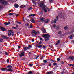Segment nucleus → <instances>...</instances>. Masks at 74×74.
I'll return each instance as SVG.
<instances>
[{"instance_id": "obj_1", "label": "nucleus", "mask_w": 74, "mask_h": 74, "mask_svg": "<svg viewBox=\"0 0 74 74\" xmlns=\"http://www.w3.org/2000/svg\"><path fill=\"white\" fill-rule=\"evenodd\" d=\"M40 7H42V9L44 10L45 12H47L48 11L47 10V7L44 5V3L43 2H42L40 4Z\"/></svg>"}, {"instance_id": "obj_2", "label": "nucleus", "mask_w": 74, "mask_h": 74, "mask_svg": "<svg viewBox=\"0 0 74 74\" xmlns=\"http://www.w3.org/2000/svg\"><path fill=\"white\" fill-rule=\"evenodd\" d=\"M43 37L45 38V41L47 42L49 40V38L50 36L49 35L45 34L43 35Z\"/></svg>"}, {"instance_id": "obj_3", "label": "nucleus", "mask_w": 74, "mask_h": 74, "mask_svg": "<svg viewBox=\"0 0 74 74\" xmlns=\"http://www.w3.org/2000/svg\"><path fill=\"white\" fill-rule=\"evenodd\" d=\"M0 3L2 5H6L7 4V2L4 0H0Z\"/></svg>"}, {"instance_id": "obj_4", "label": "nucleus", "mask_w": 74, "mask_h": 74, "mask_svg": "<svg viewBox=\"0 0 74 74\" xmlns=\"http://www.w3.org/2000/svg\"><path fill=\"white\" fill-rule=\"evenodd\" d=\"M31 32L32 36H34L37 35V32L36 30H33L31 31Z\"/></svg>"}, {"instance_id": "obj_5", "label": "nucleus", "mask_w": 74, "mask_h": 74, "mask_svg": "<svg viewBox=\"0 0 74 74\" xmlns=\"http://www.w3.org/2000/svg\"><path fill=\"white\" fill-rule=\"evenodd\" d=\"M14 36V33L13 32V31L12 30H10V32L8 33V36L10 37L11 36Z\"/></svg>"}, {"instance_id": "obj_6", "label": "nucleus", "mask_w": 74, "mask_h": 74, "mask_svg": "<svg viewBox=\"0 0 74 74\" xmlns=\"http://www.w3.org/2000/svg\"><path fill=\"white\" fill-rule=\"evenodd\" d=\"M6 70L7 71H12L13 70L12 69H7L6 68H2L1 69V70H2V71H5V70H6Z\"/></svg>"}, {"instance_id": "obj_7", "label": "nucleus", "mask_w": 74, "mask_h": 74, "mask_svg": "<svg viewBox=\"0 0 74 74\" xmlns=\"http://www.w3.org/2000/svg\"><path fill=\"white\" fill-rule=\"evenodd\" d=\"M25 55V53H24V51H22L20 53L19 55V57H22V56H23Z\"/></svg>"}, {"instance_id": "obj_8", "label": "nucleus", "mask_w": 74, "mask_h": 74, "mask_svg": "<svg viewBox=\"0 0 74 74\" xmlns=\"http://www.w3.org/2000/svg\"><path fill=\"white\" fill-rule=\"evenodd\" d=\"M1 37L2 38H3L4 39H9V37H7V36H6L4 35H2Z\"/></svg>"}, {"instance_id": "obj_9", "label": "nucleus", "mask_w": 74, "mask_h": 74, "mask_svg": "<svg viewBox=\"0 0 74 74\" xmlns=\"http://www.w3.org/2000/svg\"><path fill=\"white\" fill-rule=\"evenodd\" d=\"M69 59L72 60V61H74V56H71L69 57Z\"/></svg>"}, {"instance_id": "obj_10", "label": "nucleus", "mask_w": 74, "mask_h": 74, "mask_svg": "<svg viewBox=\"0 0 74 74\" xmlns=\"http://www.w3.org/2000/svg\"><path fill=\"white\" fill-rule=\"evenodd\" d=\"M74 37V34H72L71 35L69 36L68 37V38H70V39H73Z\"/></svg>"}, {"instance_id": "obj_11", "label": "nucleus", "mask_w": 74, "mask_h": 74, "mask_svg": "<svg viewBox=\"0 0 74 74\" xmlns=\"http://www.w3.org/2000/svg\"><path fill=\"white\" fill-rule=\"evenodd\" d=\"M40 21L42 22H44L45 21V18L44 17H41L40 18Z\"/></svg>"}, {"instance_id": "obj_12", "label": "nucleus", "mask_w": 74, "mask_h": 74, "mask_svg": "<svg viewBox=\"0 0 74 74\" xmlns=\"http://www.w3.org/2000/svg\"><path fill=\"white\" fill-rule=\"evenodd\" d=\"M41 30L42 31L43 33H46V31L45 30V28H41Z\"/></svg>"}, {"instance_id": "obj_13", "label": "nucleus", "mask_w": 74, "mask_h": 74, "mask_svg": "<svg viewBox=\"0 0 74 74\" xmlns=\"http://www.w3.org/2000/svg\"><path fill=\"white\" fill-rule=\"evenodd\" d=\"M7 68L9 69H12V66L9 65L7 66Z\"/></svg>"}, {"instance_id": "obj_14", "label": "nucleus", "mask_w": 74, "mask_h": 74, "mask_svg": "<svg viewBox=\"0 0 74 74\" xmlns=\"http://www.w3.org/2000/svg\"><path fill=\"white\" fill-rule=\"evenodd\" d=\"M56 30H59L60 29V27L59 25H57L56 27Z\"/></svg>"}, {"instance_id": "obj_15", "label": "nucleus", "mask_w": 74, "mask_h": 74, "mask_svg": "<svg viewBox=\"0 0 74 74\" xmlns=\"http://www.w3.org/2000/svg\"><path fill=\"white\" fill-rule=\"evenodd\" d=\"M31 21L32 23H35V21H34V19L32 18L31 19Z\"/></svg>"}, {"instance_id": "obj_16", "label": "nucleus", "mask_w": 74, "mask_h": 74, "mask_svg": "<svg viewBox=\"0 0 74 74\" xmlns=\"http://www.w3.org/2000/svg\"><path fill=\"white\" fill-rule=\"evenodd\" d=\"M54 73L52 71H50L49 72H47V73L46 74H53Z\"/></svg>"}, {"instance_id": "obj_17", "label": "nucleus", "mask_w": 74, "mask_h": 74, "mask_svg": "<svg viewBox=\"0 0 74 74\" xmlns=\"http://www.w3.org/2000/svg\"><path fill=\"white\" fill-rule=\"evenodd\" d=\"M1 29L2 31H5V29L3 27H1Z\"/></svg>"}, {"instance_id": "obj_18", "label": "nucleus", "mask_w": 74, "mask_h": 74, "mask_svg": "<svg viewBox=\"0 0 74 74\" xmlns=\"http://www.w3.org/2000/svg\"><path fill=\"white\" fill-rule=\"evenodd\" d=\"M37 47L38 48H41V47H42V45H39V44H38Z\"/></svg>"}, {"instance_id": "obj_19", "label": "nucleus", "mask_w": 74, "mask_h": 74, "mask_svg": "<svg viewBox=\"0 0 74 74\" xmlns=\"http://www.w3.org/2000/svg\"><path fill=\"white\" fill-rule=\"evenodd\" d=\"M9 24H10V22H9L8 23L6 22L5 23H4V25H5L6 26H7L8 25H9Z\"/></svg>"}, {"instance_id": "obj_20", "label": "nucleus", "mask_w": 74, "mask_h": 74, "mask_svg": "<svg viewBox=\"0 0 74 74\" xmlns=\"http://www.w3.org/2000/svg\"><path fill=\"white\" fill-rule=\"evenodd\" d=\"M33 72L32 71L28 72V73H26V74H32Z\"/></svg>"}, {"instance_id": "obj_21", "label": "nucleus", "mask_w": 74, "mask_h": 74, "mask_svg": "<svg viewBox=\"0 0 74 74\" xmlns=\"http://www.w3.org/2000/svg\"><path fill=\"white\" fill-rule=\"evenodd\" d=\"M14 7H15V8H18L19 7V5L17 4H15L14 5Z\"/></svg>"}, {"instance_id": "obj_22", "label": "nucleus", "mask_w": 74, "mask_h": 74, "mask_svg": "<svg viewBox=\"0 0 74 74\" xmlns=\"http://www.w3.org/2000/svg\"><path fill=\"white\" fill-rule=\"evenodd\" d=\"M32 1L34 4L35 5H36V2L34 1V0H32Z\"/></svg>"}, {"instance_id": "obj_23", "label": "nucleus", "mask_w": 74, "mask_h": 74, "mask_svg": "<svg viewBox=\"0 0 74 74\" xmlns=\"http://www.w3.org/2000/svg\"><path fill=\"white\" fill-rule=\"evenodd\" d=\"M27 49H29V47H24V51H26V50H27Z\"/></svg>"}, {"instance_id": "obj_24", "label": "nucleus", "mask_w": 74, "mask_h": 74, "mask_svg": "<svg viewBox=\"0 0 74 74\" xmlns=\"http://www.w3.org/2000/svg\"><path fill=\"white\" fill-rule=\"evenodd\" d=\"M66 73V70L64 69L63 70V71L62 72H61L60 73L62 74H64V73Z\"/></svg>"}, {"instance_id": "obj_25", "label": "nucleus", "mask_w": 74, "mask_h": 74, "mask_svg": "<svg viewBox=\"0 0 74 74\" xmlns=\"http://www.w3.org/2000/svg\"><path fill=\"white\" fill-rule=\"evenodd\" d=\"M46 21L45 22V23H48L49 22V19H47L46 20Z\"/></svg>"}, {"instance_id": "obj_26", "label": "nucleus", "mask_w": 74, "mask_h": 74, "mask_svg": "<svg viewBox=\"0 0 74 74\" xmlns=\"http://www.w3.org/2000/svg\"><path fill=\"white\" fill-rule=\"evenodd\" d=\"M60 40H58L57 41V43L56 44V45H58V44H59V43H60Z\"/></svg>"}, {"instance_id": "obj_27", "label": "nucleus", "mask_w": 74, "mask_h": 74, "mask_svg": "<svg viewBox=\"0 0 74 74\" xmlns=\"http://www.w3.org/2000/svg\"><path fill=\"white\" fill-rule=\"evenodd\" d=\"M64 30H67V29H68V27L67 26H65L64 27Z\"/></svg>"}, {"instance_id": "obj_28", "label": "nucleus", "mask_w": 74, "mask_h": 74, "mask_svg": "<svg viewBox=\"0 0 74 74\" xmlns=\"http://www.w3.org/2000/svg\"><path fill=\"white\" fill-rule=\"evenodd\" d=\"M32 9H33V8L32 7H30L29 8L28 10L29 11H30L31 10H32Z\"/></svg>"}, {"instance_id": "obj_29", "label": "nucleus", "mask_w": 74, "mask_h": 74, "mask_svg": "<svg viewBox=\"0 0 74 74\" xmlns=\"http://www.w3.org/2000/svg\"><path fill=\"white\" fill-rule=\"evenodd\" d=\"M58 34H62V31H60L58 32Z\"/></svg>"}, {"instance_id": "obj_30", "label": "nucleus", "mask_w": 74, "mask_h": 74, "mask_svg": "<svg viewBox=\"0 0 74 74\" xmlns=\"http://www.w3.org/2000/svg\"><path fill=\"white\" fill-rule=\"evenodd\" d=\"M56 26V24H54L53 25V27H54V28H55Z\"/></svg>"}, {"instance_id": "obj_31", "label": "nucleus", "mask_w": 74, "mask_h": 74, "mask_svg": "<svg viewBox=\"0 0 74 74\" xmlns=\"http://www.w3.org/2000/svg\"><path fill=\"white\" fill-rule=\"evenodd\" d=\"M40 41H44V40L41 38H40Z\"/></svg>"}, {"instance_id": "obj_32", "label": "nucleus", "mask_w": 74, "mask_h": 74, "mask_svg": "<svg viewBox=\"0 0 74 74\" xmlns=\"http://www.w3.org/2000/svg\"><path fill=\"white\" fill-rule=\"evenodd\" d=\"M54 23L55 24L56 23V19H54Z\"/></svg>"}, {"instance_id": "obj_33", "label": "nucleus", "mask_w": 74, "mask_h": 74, "mask_svg": "<svg viewBox=\"0 0 74 74\" xmlns=\"http://www.w3.org/2000/svg\"><path fill=\"white\" fill-rule=\"evenodd\" d=\"M56 21H58L59 20V17H58V16H57L56 18Z\"/></svg>"}, {"instance_id": "obj_34", "label": "nucleus", "mask_w": 74, "mask_h": 74, "mask_svg": "<svg viewBox=\"0 0 74 74\" xmlns=\"http://www.w3.org/2000/svg\"><path fill=\"white\" fill-rule=\"evenodd\" d=\"M32 26H33V25H30V27H28L29 29H30V28H32Z\"/></svg>"}, {"instance_id": "obj_35", "label": "nucleus", "mask_w": 74, "mask_h": 74, "mask_svg": "<svg viewBox=\"0 0 74 74\" xmlns=\"http://www.w3.org/2000/svg\"><path fill=\"white\" fill-rule=\"evenodd\" d=\"M2 41H3V39L2 38L0 39V42H2Z\"/></svg>"}, {"instance_id": "obj_36", "label": "nucleus", "mask_w": 74, "mask_h": 74, "mask_svg": "<svg viewBox=\"0 0 74 74\" xmlns=\"http://www.w3.org/2000/svg\"><path fill=\"white\" fill-rule=\"evenodd\" d=\"M25 25L27 27L29 26V23H26L25 24Z\"/></svg>"}, {"instance_id": "obj_37", "label": "nucleus", "mask_w": 74, "mask_h": 74, "mask_svg": "<svg viewBox=\"0 0 74 74\" xmlns=\"http://www.w3.org/2000/svg\"><path fill=\"white\" fill-rule=\"evenodd\" d=\"M42 48L43 49H45L47 47L45 46H43Z\"/></svg>"}, {"instance_id": "obj_38", "label": "nucleus", "mask_w": 74, "mask_h": 74, "mask_svg": "<svg viewBox=\"0 0 74 74\" xmlns=\"http://www.w3.org/2000/svg\"><path fill=\"white\" fill-rule=\"evenodd\" d=\"M51 62H56V61H55L54 60H51Z\"/></svg>"}, {"instance_id": "obj_39", "label": "nucleus", "mask_w": 74, "mask_h": 74, "mask_svg": "<svg viewBox=\"0 0 74 74\" xmlns=\"http://www.w3.org/2000/svg\"><path fill=\"white\" fill-rule=\"evenodd\" d=\"M56 64H57V63H53V66H56Z\"/></svg>"}, {"instance_id": "obj_40", "label": "nucleus", "mask_w": 74, "mask_h": 74, "mask_svg": "<svg viewBox=\"0 0 74 74\" xmlns=\"http://www.w3.org/2000/svg\"><path fill=\"white\" fill-rule=\"evenodd\" d=\"M29 65L30 67H32V66H33V64H29Z\"/></svg>"}, {"instance_id": "obj_41", "label": "nucleus", "mask_w": 74, "mask_h": 74, "mask_svg": "<svg viewBox=\"0 0 74 74\" xmlns=\"http://www.w3.org/2000/svg\"><path fill=\"white\" fill-rule=\"evenodd\" d=\"M8 15H13V14H12V13H10L9 14H8Z\"/></svg>"}, {"instance_id": "obj_42", "label": "nucleus", "mask_w": 74, "mask_h": 74, "mask_svg": "<svg viewBox=\"0 0 74 74\" xmlns=\"http://www.w3.org/2000/svg\"><path fill=\"white\" fill-rule=\"evenodd\" d=\"M44 63H47V60H43Z\"/></svg>"}, {"instance_id": "obj_43", "label": "nucleus", "mask_w": 74, "mask_h": 74, "mask_svg": "<svg viewBox=\"0 0 74 74\" xmlns=\"http://www.w3.org/2000/svg\"><path fill=\"white\" fill-rule=\"evenodd\" d=\"M20 8H23V7H25V6H21L20 7Z\"/></svg>"}, {"instance_id": "obj_44", "label": "nucleus", "mask_w": 74, "mask_h": 74, "mask_svg": "<svg viewBox=\"0 0 74 74\" xmlns=\"http://www.w3.org/2000/svg\"><path fill=\"white\" fill-rule=\"evenodd\" d=\"M28 47H29V48H32V45H28Z\"/></svg>"}, {"instance_id": "obj_45", "label": "nucleus", "mask_w": 74, "mask_h": 74, "mask_svg": "<svg viewBox=\"0 0 74 74\" xmlns=\"http://www.w3.org/2000/svg\"><path fill=\"white\" fill-rule=\"evenodd\" d=\"M37 33V34H39V31H37V32H36Z\"/></svg>"}, {"instance_id": "obj_46", "label": "nucleus", "mask_w": 74, "mask_h": 74, "mask_svg": "<svg viewBox=\"0 0 74 74\" xmlns=\"http://www.w3.org/2000/svg\"><path fill=\"white\" fill-rule=\"evenodd\" d=\"M5 55H8V53H7V52H5Z\"/></svg>"}, {"instance_id": "obj_47", "label": "nucleus", "mask_w": 74, "mask_h": 74, "mask_svg": "<svg viewBox=\"0 0 74 74\" xmlns=\"http://www.w3.org/2000/svg\"><path fill=\"white\" fill-rule=\"evenodd\" d=\"M28 54H32V53H31L30 52L28 51Z\"/></svg>"}, {"instance_id": "obj_48", "label": "nucleus", "mask_w": 74, "mask_h": 74, "mask_svg": "<svg viewBox=\"0 0 74 74\" xmlns=\"http://www.w3.org/2000/svg\"><path fill=\"white\" fill-rule=\"evenodd\" d=\"M72 64H68V65L69 66H71Z\"/></svg>"}, {"instance_id": "obj_49", "label": "nucleus", "mask_w": 74, "mask_h": 74, "mask_svg": "<svg viewBox=\"0 0 74 74\" xmlns=\"http://www.w3.org/2000/svg\"><path fill=\"white\" fill-rule=\"evenodd\" d=\"M57 61H59L60 60V59L59 58H57Z\"/></svg>"}, {"instance_id": "obj_50", "label": "nucleus", "mask_w": 74, "mask_h": 74, "mask_svg": "<svg viewBox=\"0 0 74 74\" xmlns=\"http://www.w3.org/2000/svg\"><path fill=\"white\" fill-rule=\"evenodd\" d=\"M32 42H34V39H33L32 40Z\"/></svg>"}, {"instance_id": "obj_51", "label": "nucleus", "mask_w": 74, "mask_h": 74, "mask_svg": "<svg viewBox=\"0 0 74 74\" xmlns=\"http://www.w3.org/2000/svg\"><path fill=\"white\" fill-rule=\"evenodd\" d=\"M39 57V56H37L36 57V59H38V57Z\"/></svg>"}, {"instance_id": "obj_52", "label": "nucleus", "mask_w": 74, "mask_h": 74, "mask_svg": "<svg viewBox=\"0 0 74 74\" xmlns=\"http://www.w3.org/2000/svg\"><path fill=\"white\" fill-rule=\"evenodd\" d=\"M9 60H8V59L7 60V63H8V62H9Z\"/></svg>"}, {"instance_id": "obj_53", "label": "nucleus", "mask_w": 74, "mask_h": 74, "mask_svg": "<svg viewBox=\"0 0 74 74\" xmlns=\"http://www.w3.org/2000/svg\"><path fill=\"white\" fill-rule=\"evenodd\" d=\"M61 63L62 64H63L64 63V62H63V61H61Z\"/></svg>"}, {"instance_id": "obj_54", "label": "nucleus", "mask_w": 74, "mask_h": 74, "mask_svg": "<svg viewBox=\"0 0 74 74\" xmlns=\"http://www.w3.org/2000/svg\"><path fill=\"white\" fill-rule=\"evenodd\" d=\"M71 42H74V40H73L71 41Z\"/></svg>"}, {"instance_id": "obj_55", "label": "nucleus", "mask_w": 74, "mask_h": 74, "mask_svg": "<svg viewBox=\"0 0 74 74\" xmlns=\"http://www.w3.org/2000/svg\"><path fill=\"white\" fill-rule=\"evenodd\" d=\"M18 23V24H21V23L20 22H19L18 21H17Z\"/></svg>"}, {"instance_id": "obj_56", "label": "nucleus", "mask_w": 74, "mask_h": 74, "mask_svg": "<svg viewBox=\"0 0 74 74\" xmlns=\"http://www.w3.org/2000/svg\"><path fill=\"white\" fill-rule=\"evenodd\" d=\"M13 29H17V28H16V27H13Z\"/></svg>"}, {"instance_id": "obj_57", "label": "nucleus", "mask_w": 74, "mask_h": 74, "mask_svg": "<svg viewBox=\"0 0 74 74\" xmlns=\"http://www.w3.org/2000/svg\"><path fill=\"white\" fill-rule=\"evenodd\" d=\"M47 9L48 11H50V10L49 8H47Z\"/></svg>"}, {"instance_id": "obj_58", "label": "nucleus", "mask_w": 74, "mask_h": 74, "mask_svg": "<svg viewBox=\"0 0 74 74\" xmlns=\"http://www.w3.org/2000/svg\"><path fill=\"white\" fill-rule=\"evenodd\" d=\"M18 48L19 49V48H21V46H18Z\"/></svg>"}, {"instance_id": "obj_59", "label": "nucleus", "mask_w": 74, "mask_h": 74, "mask_svg": "<svg viewBox=\"0 0 74 74\" xmlns=\"http://www.w3.org/2000/svg\"><path fill=\"white\" fill-rule=\"evenodd\" d=\"M51 66V64H49V66Z\"/></svg>"}, {"instance_id": "obj_60", "label": "nucleus", "mask_w": 74, "mask_h": 74, "mask_svg": "<svg viewBox=\"0 0 74 74\" xmlns=\"http://www.w3.org/2000/svg\"><path fill=\"white\" fill-rule=\"evenodd\" d=\"M52 0H49V1H50V3L52 2Z\"/></svg>"}, {"instance_id": "obj_61", "label": "nucleus", "mask_w": 74, "mask_h": 74, "mask_svg": "<svg viewBox=\"0 0 74 74\" xmlns=\"http://www.w3.org/2000/svg\"><path fill=\"white\" fill-rule=\"evenodd\" d=\"M32 16H35V14H33L32 15Z\"/></svg>"}, {"instance_id": "obj_62", "label": "nucleus", "mask_w": 74, "mask_h": 74, "mask_svg": "<svg viewBox=\"0 0 74 74\" xmlns=\"http://www.w3.org/2000/svg\"><path fill=\"white\" fill-rule=\"evenodd\" d=\"M71 66H72V67H74V64L72 65V64Z\"/></svg>"}, {"instance_id": "obj_63", "label": "nucleus", "mask_w": 74, "mask_h": 74, "mask_svg": "<svg viewBox=\"0 0 74 74\" xmlns=\"http://www.w3.org/2000/svg\"><path fill=\"white\" fill-rule=\"evenodd\" d=\"M32 16V14H31L29 15V16Z\"/></svg>"}, {"instance_id": "obj_64", "label": "nucleus", "mask_w": 74, "mask_h": 74, "mask_svg": "<svg viewBox=\"0 0 74 74\" xmlns=\"http://www.w3.org/2000/svg\"><path fill=\"white\" fill-rule=\"evenodd\" d=\"M18 15H19V14H16V16H18Z\"/></svg>"}]
</instances>
